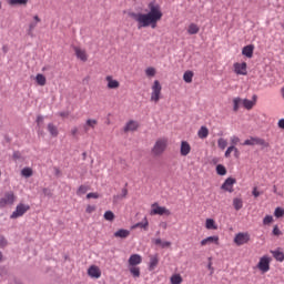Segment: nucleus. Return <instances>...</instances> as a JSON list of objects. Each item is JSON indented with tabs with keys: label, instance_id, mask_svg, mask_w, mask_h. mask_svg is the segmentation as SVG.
<instances>
[{
	"label": "nucleus",
	"instance_id": "obj_55",
	"mask_svg": "<svg viewBox=\"0 0 284 284\" xmlns=\"http://www.w3.org/2000/svg\"><path fill=\"white\" fill-rule=\"evenodd\" d=\"M252 194H253V196H255V199H258V196H261V192H258V190H256V187L253 189Z\"/></svg>",
	"mask_w": 284,
	"mask_h": 284
},
{
	"label": "nucleus",
	"instance_id": "obj_1",
	"mask_svg": "<svg viewBox=\"0 0 284 284\" xmlns=\"http://www.w3.org/2000/svg\"><path fill=\"white\" fill-rule=\"evenodd\" d=\"M148 13L129 12V17L134 19L138 23V30L143 28H156V23L163 19V11L161 4L156 0H152L148 3Z\"/></svg>",
	"mask_w": 284,
	"mask_h": 284
},
{
	"label": "nucleus",
	"instance_id": "obj_29",
	"mask_svg": "<svg viewBox=\"0 0 284 284\" xmlns=\"http://www.w3.org/2000/svg\"><path fill=\"white\" fill-rule=\"evenodd\" d=\"M36 82L38 83V85H45V83H48V80L45 79V75H43L42 73H38L36 75Z\"/></svg>",
	"mask_w": 284,
	"mask_h": 284
},
{
	"label": "nucleus",
	"instance_id": "obj_47",
	"mask_svg": "<svg viewBox=\"0 0 284 284\" xmlns=\"http://www.w3.org/2000/svg\"><path fill=\"white\" fill-rule=\"evenodd\" d=\"M231 144L236 148V145H239V143H241V138L240 136H236V135H232L231 139Z\"/></svg>",
	"mask_w": 284,
	"mask_h": 284
},
{
	"label": "nucleus",
	"instance_id": "obj_12",
	"mask_svg": "<svg viewBox=\"0 0 284 284\" xmlns=\"http://www.w3.org/2000/svg\"><path fill=\"white\" fill-rule=\"evenodd\" d=\"M16 196L13 192L6 193L3 199L0 200V206L3 207L6 205H12L16 201Z\"/></svg>",
	"mask_w": 284,
	"mask_h": 284
},
{
	"label": "nucleus",
	"instance_id": "obj_2",
	"mask_svg": "<svg viewBox=\"0 0 284 284\" xmlns=\"http://www.w3.org/2000/svg\"><path fill=\"white\" fill-rule=\"evenodd\" d=\"M168 150V138H160L155 141L151 152L153 156H161Z\"/></svg>",
	"mask_w": 284,
	"mask_h": 284
},
{
	"label": "nucleus",
	"instance_id": "obj_49",
	"mask_svg": "<svg viewBox=\"0 0 284 284\" xmlns=\"http://www.w3.org/2000/svg\"><path fill=\"white\" fill-rule=\"evenodd\" d=\"M274 222V217L272 215H266L264 219H263V225H270L271 223Z\"/></svg>",
	"mask_w": 284,
	"mask_h": 284
},
{
	"label": "nucleus",
	"instance_id": "obj_46",
	"mask_svg": "<svg viewBox=\"0 0 284 284\" xmlns=\"http://www.w3.org/2000/svg\"><path fill=\"white\" fill-rule=\"evenodd\" d=\"M128 196V189H122L121 195H114L113 201H119L120 199H125Z\"/></svg>",
	"mask_w": 284,
	"mask_h": 284
},
{
	"label": "nucleus",
	"instance_id": "obj_63",
	"mask_svg": "<svg viewBox=\"0 0 284 284\" xmlns=\"http://www.w3.org/2000/svg\"><path fill=\"white\" fill-rule=\"evenodd\" d=\"M281 92H282V97L284 99V88H282Z\"/></svg>",
	"mask_w": 284,
	"mask_h": 284
},
{
	"label": "nucleus",
	"instance_id": "obj_61",
	"mask_svg": "<svg viewBox=\"0 0 284 284\" xmlns=\"http://www.w3.org/2000/svg\"><path fill=\"white\" fill-rule=\"evenodd\" d=\"M160 227H162L163 230H168V223L161 222Z\"/></svg>",
	"mask_w": 284,
	"mask_h": 284
},
{
	"label": "nucleus",
	"instance_id": "obj_64",
	"mask_svg": "<svg viewBox=\"0 0 284 284\" xmlns=\"http://www.w3.org/2000/svg\"><path fill=\"white\" fill-rule=\"evenodd\" d=\"M235 156L239 158V151L237 152H234Z\"/></svg>",
	"mask_w": 284,
	"mask_h": 284
},
{
	"label": "nucleus",
	"instance_id": "obj_10",
	"mask_svg": "<svg viewBox=\"0 0 284 284\" xmlns=\"http://www.w3.org/2000/svg\"><path fill=\"white\" fill-rule=\"evenodd\" d=\"M233 68H234L235 74L246 77V74H247V63L246 62H242V63L235 62L233 64Z\"/></svg>",
	"mask_w": 284,
	"mask_h": 284
},
{
	"label": "nucleus",
	"instance_id": "obj_6",
	"mask_svg": "<svg viewBox=\"0 0 284 284\" xmlns=\"http://www.w3.org/2000/svg\"><path fill=\"white\" fill-rule=\"evenodd\" d=\"M235 245H245L246 243H250V233L247 232H241L237 233L234 237Z\"/></svg>",
	"mask_w": 284,
	"mask_h": 284
},
{
	"label": "nucleus",
	"instance_id": "obj_4",
	"mask_svg": "<svg viewBox=\"0 0 284 284\" xmlns=\"http://www.w3.org/2000/svg\"><path fill=\"white\" fill-rule=\"evenodd\" d=\"M172 214V212H170V210L165 206H161L159 205V203H153L151 205V211H150V215L151 216H170Z\"/></svg>",
	"mask_w": 284,
	"mask_h": 284
},
{
	"label": "nucleus",
	"instance_id": "obj_50",
	"mask_svg": "<svg viewBox=\"0 0 284 284\" xmlns=\"http://www.w3.org/2000/svg\"><path fill=\"white\" fill-rule=\"evenodd\" d=\"M257 145H262V148H270V143L261 138L257 140Z\"/></svg>",
	"mask_w": 284,
	"mask_h": 284
},
{
	"label": "nucleus",
	"instance_id": "obj_20",
	"mask_svg": "<svg viewBox=\"0 0 284 284\" xmlns=\"http://www.w3.org/2000/svg\"><path fill=\"white\" fill-rule=\"evenodd\" d=\"M97 125H99V121L94 120V119H88L85 124H84V130L85 132H88L91 128V130H94V128H97Z\"/></svg>",
	"mask_w": 284,
	"mask_h": 284
},
{
	"label": "nucleus",
	"instance_id": "obj_41",
	"mask_svg": "<svg viewBox=\"0 0 284 284\" xmlns=\"http://www.w3.org/2000/svg\"><path fill=\"white\" fill-rule=\"evenodd\" d=\"M88 190H90V186H88V185H80L78 191H77L78 196L87 194Z\"/></svg>",
	"mask_w": 284,
	"mask_h": 284
},
{
	"label": "nucleus",
	"instance_id": "obj_28",
	"mask_svg": "<svg viewBox=\"0 0 284 284\" xmlns=\"http://www.w3.org/2000/svg\"><path fill=\"white\" fill-rule=\"evenodd\" d=\"M129 271L133 278H139L141 276V268L138 266H129Z\"/></svg>",
	"mask_w": 284,
	"mask_h": 284
},
{
	"label": "nucleus",
	"instance_id": "obj_34",
	"mask_svg": "<svg viewBox=\"0 0 284 284\" xmlns=\"http://www.w3.org/2000/svg\"><path fill=\"white\" fill-rule=\"evenodd\" d=\"M192 79H194V72L193 71H186L183 74V80L185 83H192Z\"/></svg>",
	"mask_w": 284,
	"mask_h": 284
},
{
	"label": "nucleus",
	"instance_id": "obj_17",
	"mask_svg": "<svg viewBox=\"0 0 284 284\" xmlns=\"http://www.w3.org/2000/svg\"><path fill=\"white\" fill-rule=\"evenodd\" d=\"M139 130V122L131 120L124 126V132H136Z\"/></svg>",
	"mask_w": 284,
	"mask_h": 284
},
{
	"label": "nucleus",
	"instance_id": "obj_3",
	"mask_svg": "<svg viewBox=\"0 0 284 284\" xmlns=\"http://www.w3.org/2000/svg\"><path fill=\"white\" fill-rule=\"evenodd\" d=\"M163 87L159 80H154L153 84L151 85V103H159L161 101V92Z\"/></svg>",
	"mask_w": 284,
	"mask_h": 284
},
{
	"label": "nucleus",
	"instance_id": "obj_25",
	"mask_svg": "<svg viewBox=\"0 0 284 284\" xmlns=\"http://www.w3.org/2000/svg\"><path fill=\"white\" fill-rule=\"evenodd\" d=\"M197 136L199 139H207V136H210V130L207 126H201L197 131Z\"/></svg>",
	"mask_w": 284,
	"mask_h": 284
},
{
	"label": "nucleus",
	"instance_id": "obj_57",
	"mask_svg": "<svg viewBox=\"0 0 284 284\" xmlns=\"http://www.w3.org/2000/svg\"><path fill=\"white\" fill-rule=\"evenodd\" d=\"M42 192L44 196H52V192L49 189H43Z\"/></svg>",
	"mask_w": 284,
	"mask_h": 284
},
{
	"label": "nucleus",
	"instance_id": "obj_22",
	"mask_svg": "<svg viewBox=\"0 0 284 284\" xmlns=\"http://www.w3.org/2000/svg\"><path fill=\"white\" fill-rule=\"evenodd\" d=\"M41 23V18L39 16L33 17V22L29 23V34L32 36V32H34V28H37V24Z\"/></svg>",
	"mask_w": 284,
	"mask_h": 284
},
{
	"label": "nucleus",
	"instance_id": "obj_36",
	"mask_svg": "<svg viewBox=\"0 0 284 284\" xmlns=\"http://www.w3.org/2000/svg\"><path fill=\"white\" fill-rule=\"evenodd\" d=\"M183 283V277H181V274H173L171 276V284H181Z\"/></svg>",
	"mask_w": 284,
	"mask_h": 284
},
{
	"label": "nucleus",
	"instance_id": "obj_59",
	"mask_svg": "<svg viewBox=\"0 0 284 284\" xmlns=\"http://www.w3.org/2000/svg\"><path fill=\"white\" fill-rule=\"evenodd\" d=\"M278 128H281L282 130H284V119H281L277 123Z\"/></svg>",
	"mask_w": 284,
	"mask_h": 284
},
{
	"label": "nucleus",
	"instance_id": "obj_27",
	"mask_svg": "<svg viewBox=\"0 0 284 284\" xmlns=\"http://www.w3.org/2000/svg\"><path fill=\"white\" fill-rule=\"evenodd\" d=\"M47 129L51 136H59V129L57 128V125L49 123Z\"/></svg>",
	"mask_w": 284,
	"mask_h": 284
},
{
	"label": "nucleus",
	"instance_id": "obj_18",
	"mask_svg": "<svg viewBox=\"0 0 284 284\" xmlns=\"http://www.w3.org/2000/svg\"><path fill=\"white\" fill-rule=\"evenodd\" d=\"M242 54L247 57V59H252L254 57V45L248 44L242 49Z\"/></svg>",
	"mask_w": 284,
	"mask_h": 284
},
{
	"label": "nucleus",
	"instance_id": "obj_52",
	"mask_svg": "<svg viewBox=\"0 0 284 284\" xmlns=\"http://www.w3.org/2000/svg\"><path fill=\"white\" fill-rule=\"evenodd\" d=\"M12 159L14 161H19V159H21V152L19 151L13 152Z\"/></svg>",
	"mask_w": 284,
	"mask_h": 284
},
{
	"label": "nucleus",
	"instance_id": "obj_31",
	"mask_svg": "<svg viewBox=\"0 0 284 284\" xmlns=\"http://www.w3.org/2000/svg\"><path fill=\"white\" fill-rule=\"evenodd\" d=\"M150 225V222H148V219L144 217V222H139L132 226V230H136V227H141L142 230H148Z\"/></svg>",
	"mask_w": 284,
	"mask_h": 284
},
{
	"label": "nucleus",
	"instance_id": "obj_23",
	"mask_svg": "<svg viewBox=\"0 0 284 284\" xmlns=\"http://www.w3.org/2000/svg\"><path fill=\"white\" fill-rule=\"evenodd\" d=\"M153 243L154 245H159L160 247H162V250H165V247L172 246V242L162 241L161 239L153 240Z\"/></svg>",
	"mask_w": 284,
	"mask_h": 284
},
{
	"label": "nucleus",
	"instance_id": "obj_62",
	"mask_svg": "<svg viewBox=\"0 0 284 284\" xmlns=\"http://www.w3.org/2000/svg\"><path fill=\"white\" fill-rule=\"evenodd\" d=\"M3 245H6V240H2V242H0V247H3Z\"/></svg>",
	"mask_w": 284,
	"mask_h": 284
},
{
	"label": "nucleus",
	"instance_id": "obj_24",
	"mask_svg": "<svg viewBox=\"0 0 284 284\" xmlns=\"http://www.w3.org/2000/svg\"><path fill=\"white\" fill-rule=\"evenodd\" d=\"M205 227L206 230H219V225L214 219H206L205 220Z\"/></svg>",
	"mask_w": 284,
	"mask_h": 284
},
{
	"label": "nucleus",
	"instance_id": "obj_40",
	"mask_svg": "<svg viewBox=\"0 0 284 284\" xmlns=\"http://www.w3.org/2000/svg\"><path fill=\"white\" fill-rule=\"evenodd\" d=\"M241 103H243V100H241V98H234L233 100L234 112H239V108H241Z\"/></svg>",
	"mask_w": 284,
	"mask_h": 284
},
{
	"label": "nucleus",
	"instance_id": "obj_48",
	"mask_svg": "<svg viewBox=\"0 0 284 284\" xmlns=\"http://www.w3.org/2000/svg\"><path fill=\"white\" fill-rule=\"evenodd\" d=\"M105 221H114V213L112 211H106L104 213Z\"/></svg>",
	"mask_w": 284,
	"mask_h": 284
},
{
	"label": "nucleus",
	"instance_id": "obj_42",
	"mask_svg": "<svg viewBox=\"0 0 284 284\" xmlns=\"http://www.w3.org/2000/svg\"><path fill=\"white\" fill-rule=\"evenodd\" d=\"M33 172L32 169L30 168H24L21 171V175L24 176L26 179H30V176H32Z\"/></svg>",
	"mask_w": 284,
	"mask_h": 284
},
{
	"label": "nucleus",
	"instance_id": "obj_16",
	"mask_svg": "<svg viewBox=\"0 0 284 284\" xmlns=\"http://www.w3.org/2000/svg\"><path fill=\"white\" fill-rule=\"evenodd\" d=\"M192 152V146L190 145V142L182 141L180 145V154L181 156H187Z\"/></svg>",
	"mask_w": 284,
	"mask_h": 284
},
{
	"label": "nucleus",
	"instance_id": "obj_8",
	"mask_svg": "<svg viewBox=\"0 0 284 284\" xmlns=\"http://www.w3.org/2000/svg\"><path fill=\"white\" fill-rule=\"evenodd\" d=\"M104 81L106 83L108 90H119V88H121V82H119V80L114 79L113 75H106L104 78Z\"/></svg>",
	"mask_w": 284,
	"mask_h": 284
},
{
	"label": "nucleus",
	"instance_id": "obj_32",
	"mask_svg": "<svg viewBox=\"0 0 284 284\" xmlns=\"http://www.w3.org/2000/svg\"><path fill=\"white\" fill-rule=\"evenodd\" d=\"M233 206H234V210L239 212V210L243 209V200L241 197L233 199Z\"/></svg>",
	"mask_w": 284,
	"mask_h": 284
},
{
	"label": "nucleus",
	"instance_id": "obj_35",
	"mask_svg": "<svg viewBox=\"0 0 284 284\" xmlns=\"http://www.w3.org/2000/svg\"><path fill=\"white\" fill-rule=\"evenodd\" d=\"M144 72H145V75L149 79H152L153 77H156V69L154 67L146 68Z\"/></svg>",
	"mask_w": 284,
	"mask_h": 284
},
{
	"label": "nucleus",
	"instance_id": "obj_37",
	"mask_svg": "<svg viewBox=\"0 0 284 284\" xmlns=\"http://www.w3.org/2000/svg\"><path fill=\"white\" fill-rule=\"evenodd\" d=\"M272 254L275 258V261H280V263H283L284 261V254L281 251H272Z\"/></svg>",
	"mask_w": 284,
	"mask_h": 284
},
{
	"label": "nucleus",
	"instance_id": "obj_15",
	"mask_svg": "<svg viewBox=\"0 0 284 284\" xmlns=\"http://www.w3.org/2000/svg\"><path fill=\"white\" fill-rule=\"evenodd\" d=\"M143 263V257L139 254H132L129 257V267H136V265H141Z\"/></svg>",
	"mask_w": 284,
	"mask_h": 284
},
{
	"label": "nucleus",
	"instance_id": "obj_5",
	"mask_svg": "<svg viewBox=\"0 0 284 284\" xmlns=\"http://www.w3.org/2000/svg\"><path fill=\"white\" fill-rule=\"evenodd\" d=\"M30 210V205L20 203L17 205L16 211L12 212L10 215V219H20V216H23L26 212Z\"/></svg>",
	"mask_w": 284,
	"mask_h": 284
},
{
	"label": "nucleus",
	"instance_id": "obj_21",
	"mask_svg": "<svg viewBox=\"0 0 284 284\" xmlns=\"http://www.w3.org/2000/svg\"><path fill=\"white\" fill-rule=\"evenodd\" d=\"M115 239H128L130 236V231L125 229H120L114 233Z\"/></svg>",
	"mask_w": 284,
	"mask_h": 284
},
{
	"label": "nucleus",
	"instance_id": "obj_53",
	"mask_svg": "<svg viewBox=\"0 0 284 284\" xmlns=\"http://www.w3.org/2000/svg\"><path fill=\"white\" fill-rule=\"evenodd\" d=\"M273 234L274 236H281V230L278 229V226H274Z\"/></svg>",
	"mask_w": 284,
	"mask_h": 284
},
{
	"label": "nucleus",
	"instance_id": "obj_39",
	"mask_svg": "<svg viewBox=\"0 0 284 284\" xmlns=\"http://www.w3.org/2000/svg\"><path fill=\"white\" fill-rule=\"evenodd\" d=\"M232 152H239V149L234 145L229 146L224 153L225 159H230V156H232Z\"/></svg>",
	"mask_w": 284,
	"mask_h": 284
},
{
	"label": "nucleus",
	"instance_id": "obj_58",
	"mask_svg": "<svg viewBox=\"0 0 284 284\" xmlns=\"http://www.w3.org/2000/svg\"><path fill=\"white\" fill-rule=\"evenodd\" d=\"M59 115L62 116V119H68V116H70V113H68V112H60Z\"/></svg>",
	"mask_w": 284,
	"mask_h": 284
},
{
	"label": "nucleus",
	"instance_id": "obj_13",
	"mask_svg": "<svg viewBox=\"0 0 284 284\" xmlns=\"http://www.w3.org/2000/svg\"><path fill=\"white\" fill-rule=\"evenodd\" d=\"M87 274H88V276H90V278L98 280L101 276V268L97 265H91L88 268Z\"/></svg>",
	"mask_w": 284,
	"mask_h": 284
},
{
	"label": "nucleus",
	"instance_id": "obj_56",
	"mask_svg": "<svg viewBox=\"0 0 284 284\" xmlns=\"http://www.w3.org/2000/svg\"><path fill=\"white\" fill-rule=\"evenodd\" d=\"M71 134L72 136H77V134H79V128L74 126L73 129H71Z\"/></svg>",
	"mask_w": 284,
	"mask_h": 284
},
{
	"label": "nucleus",
	"instance_id": "obj_43",
	"mask_svg": "<svg viewBox=\"0 0 284 284\" xmlns=\"http://www.w3.org/2000/svg\"><path fill=\"white\" fill-rule=\"evenodd\" d=\"M216 172L220 176H225L227 174V169H225L222 164L216 166Z\"/></svg>",
	"mask_w": 284,
	"mask_h": 284
},
{
	"label": "nucleus",
	"instance_id": "obj_7",
	"mask_svg": "<svg viewBox=\"0 0 284 284\" xmlns=\"http://www.w3.org/2000/svg\"><path fill=\"white\" fill-rule=\"evenodd\" d=\"M270 263H272V258H270L267 255H264L260 258L257 267L265 274V272H270Z\"/></svg>",
	"mask_w": 284,
	"mask_h": 284
},
{
	"label": "nucleus",
	"instance_id": "obj_9",
	"mask_svg": "<svg viewBox=\"0 0 284 284\" xmlns=\"http://www.w3.org/2000/svg\"><path fill=\"white\" fill-rule=\"evenodd\" d=\"M201 247H207V245H220V237L219 235H211L203 239L200 242Z\"/></svg>",
	"mask_w": 284,
	"mask_h": 284
},
{
	"label": "nucleus",
	"instance_id": "obj_54",
	"mask_svg": "<svg viewBox=\"0 0 284 284\" xmlns=\"http://www.w3.org/2000/svg\"><path fill=\"white\" fill-rule=\"evenodd\" d=\"M87 199H99V193H89L87 194Z\"/></svg>",
	"mask_w": 284,
	"mask_h": 284
},
{
	"label": "nucleus",
	"instance_id": "obj_26",
	"mask_svg": "<svg viewBox=\"0 0 284 284\" xmlns=\"http://www.w3.org/2000/svg\"><path fill=\"white\" fill-rule=\"evenodd\" d=\"M201 28L196 23H191L187 27V33L189 34H199Z\"/></svg>",
	"mask_w": 284,
	"mask_h": 284
},
{
	"label": "nucleus",
	"instance_id": "obj_11",
	"mask_svg": "<svg viewBox=\"0 0 284 284\" xmlns=\"http://www.w3.org/2000/svg\"><path fill=\"white\" fill-rule=\"evenodd\" d=\"M73 52L79 61H82L83 63L88 61V51H85V49L81 47H73Z\"/></svg>",
	"mask_w": 284,
	"mask_h": 284
},
{
	"label": "nucleus",
	"instance_id": "obj_19",
	"mask_svg": "<svg viewBox=\"0 0 284 284\" xmlns=\"http://www.w3.org/2000/svg\"><path fill=\"white\" fill-rule=\"evenodd\" d=\"M242 105L245 108V110H252V108L256 105V95H253V101L248 99H244L242 101Z\"/></svg>",
	"mask_w": 284,
	"mask_h": 284
},
{
	"label": "nucleus",
	"instance_id": "obj_45",
	"mask_svg": "<svg viewBox=\"0 0 284 284\" xmlns=\"http://www.w3.org/2000/svg\"><path fill=\"white\" fill-rule=\"evenodd\" d=\"M274 216L276 219H283L284 216V209L283 207H276L274 212Z\"/></svg>",
	"mask_w": 284,
	"mask_h": 284
},
{
	"label": "nucleus",
	"instance_id": "obj_44",
	"mask_svg": "<svg viewBox=\"0 0 284 284\" xmlns=\"http://www.w3.org/2000/svg\"><path fill=\"white\" fill-rule=\"evenodd\" d=\"M217 148H220V150H225V148H227V140L220 138L217 140Z\"/></svg>",
	"mask_w": 284,
	"mask_h": 284
},
{
	"label": "nucleus",
	"instance_id": "obj_60",
	"mask_svg": "<svg viewBox=\"0 0 284 284\" xmlns=\"http://www.w3.org/2000/svg\"><path fill=\"white\" fill-rule=\"evenodd\" d=\"M43 121V116H41V115H38L37 116V123H38V125H41V122Z\"/></svg>",
	"mask_w": 284,
	"mask_h": 284
},
{
	"label": "nucleus",
	"instance_id": "obj_33",
	"mask_svg": "<svg viewBox=\"0 0 284 284\" xmlns=\"http://www.w3.org/2000/svg\"><path fill=\"white\" fill-rule=\"evenodd\" d=\"M9 6H28V0H7Z\"/></svg>",
	"mask_w": 284,
	"mask_h": 284
},
{
	"label": "nucleus",
	"instance_id": "obj_38",
	"mask_svg": "<svg viewBox=\"0 0 284 284\" xmlns=\"http://www.w3.org/2000/svg\"><path fill=\"white\" fill-rule=\"evenodd\" d=\"M258 139L260 138L251 136L248 140L244 141L243 145H258Z\"/></svg>",
	"mask_w": 284,
	"mask_h": 284
},
{
	"label": "nucleus",
	"instance_id": "obj_51",
	"mask_svg": "<svg viewBox=\"0 0 284 284\" xmlns=\"http://www.w3.org/2000/svg\"><path fill=\"white\" fill-rule=\"evenodd\" d=\"M87 214H92L93 212H97L95 205H88L85 209Z\"/></svg>",
	"mask_w": 284,
	"mask_h": 284
},
{
	"label": "nucleus",
	"instance_id": "obj_30",
	"mask_svg": "<svg viewBox=\"0 0 284 284\" xmlns=\"http://www.w3.org/2000/svg\"><path fill=\"white\" fill-rule=\"evenodd\" d=\"M156 265H159V256H151L150 257V263H149V270L152 271V270H155L156 268Z\"/></svg>",
	"mask_w": 284,
	"mask_h": 284
},
{
	"label": "nucleus",
	"instance_id": "obj_14",
	"mask_svg": "<svg viewBox=\"0 0 284 284\" xmlns=\"http://www.w3.org/2000/svg\"><path fill=\"white\" fill-rule=\"evenodd\" d=\"M234 183H236V179L227 178L222 184V190H225V192H234Z\"/></svg>",
	"mask_w": 284,
	"mask_h": 284
}]
</instances>
